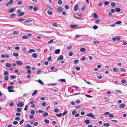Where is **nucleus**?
<instances>
[{"instance_id":"6ab92c4d","label":"nucleus","mask_w":127,"mask_h":127,"mask_svg":"<svg viewBox=\"0 0 127 127\" xmlns=\"http://www.w3.org/2000/svg\"><path fill=\"white\" fill-rule=\"evenodd\" d=\"M93 16L95 18H97L98 17V16L97 14L95 13H94Z\"/></svg>"},{"instance_id":"6e6552de","label":"nucleus","mask_w":127,"mask_h":127,"mask_svg":"<svg viewBox=\"0 0 127 127\" xmlns=\"http://www.w3.org/2000/svg\"><path fill=\"white\" fill-rule=\"evenodd\" d=\"M37 56V55L36 53H33L32 55V56L33 58H36Z\"/></svg>"},{"instance_id":"5fc2aeb1","label":"nucleus","mask_w":127,"mask_h":127,"mask_svg":"<svg viewBox=\"0 0 127 127\" xmlns=\"http://www.w3.org/2000/svg\"><path fill=\"white\" fill-rule=\"evenodd\" d=\"M79 62V61L78 60H75L74 61V63L75 64H76L78 63Z\"/></svg>"},{"instance_id":"423d86ee","label":"nucleus","mask_w":127,"mask_h":127,"mask_svg":"<svg viewBox=\"0 0 127 127\" xmlns=\"http://www.w3.org/2000/svg\"><path fill=\"white\" fill-rule=\"evenodd\" d=\"M15 8L12 7L9 10V13H12L15 11Z\"/></svg>"},{"instance_id":"aec40b11","label":"nucleus","mask_w":127,"mask_h":127,"mask_svg":"<svg viewBox=\"0 0 127 127\" xmlns=\"http://www.w3.org/2000/svg\"><path fill=\"white\" fill-rule=\"evenodd\" d=\"M37 91L36 90H35L34 91L32 94V96H33L35 95V94L37 93Z\"/></svg>"},{"instance_id":"680f3d73","label":"nucleus","mask_w":127,"mask_h":127,"mask_svg":"<svg viewBox=\"0 0 127 127\" xmlns=\"http://www.w3.org/2000/svg\"><path fill=\"white\" fill-rule=\"evenodd\" d=\"M126 80L123 79L121 80V82L123 83H126Z\"/></svg>"},{"instance_id":"412c9836","label":"nucleus","mask_w":127,"mask_h":127,"mask_svg":"<svg viewBox=\"0 0 127 127\" xmlns=\"http://www.w3.org/2000/svg\"><path fill=\"white\" fill-rule=\"evenodd\" d=\"M13 55L15 57H17L19 55V54L17 53H13Z\"/></svg>"},{"instance_id":"f03ea898","label":"nucleus","mask_w":127,"mask_h":127,"mask_svg":"<svg viewBox=\"0 0 127 127\" xmlns=\"http://www.w3.org/2000/svg\"><path fill=\"white\" fill-rule=\"evenodd\" d=\"M87 116L91 117L93 118L94 119H95V117L93 115L92 113H90L87 114Z\"/></svg>"},{"instance_id":"c85d7f7f","label":"nucleus","mask_w":127,"mask_h":127,"mask_svg":"<svg viewBox=\"0 0 127 127\" xmlns=\"http://www.w3.org/2000/svg\"><path fill=\"white\" fill-rule=\"evenodd\" d=\"M42 71L40 70H38L37 72V74H41Z\"/></svg>"},{"instance_id":"3c124183","label":"nucleus","mask_w":127,"mask_h":127,"mask_svg":"<svg viewBox=\"0 0 127 127\" xmlns=\"http://www.w3.org/2000/svg\"><path fill=\"white\" fill-rule=\"evenodd\" d=\"M17 111L18 112H20L21 111V109L20 108H17Z\"/></svg>"},{"instance_id":"6e6d98bb","label":"nucleus","mask_w":127,"mask_h":127,"mask_svg":"<svg viewBox=\"0 0 127 127\" xmlns=\"http://www.w3.org/2000/svg\"><path fill=\"white\" fill-rule=\"evenodd\" d=\"M109 117L110 118H113L114 117V115L112 114H110L109 115Z\"/></svg>"},{"instance_id":"c03bdc74","label":"nucleus","mask_w":127,"mask_h":127,"mask_svg":"<svg viewBox=\"0 0 127 127\" xmlns=\"http://www.w3.org/2000/svg\"><path fill=\"white\" fill-rule=\"evenodd\" d=\"M20 49V47L19 46H16L15 47V49L16 50H19Z\"/></svg>"},{"instance_id":"58836bf2","label":"nucleus","mask_w":127,"mask_h":127,"mask_svg":"<svg viewBox=\"0 0 127 127\" xmlns=\"http://www.w3.org/2000/svg\"><path fill=\"white\" fill-rule=\"evenodd\" d=\"M35 112V111L33 110H32L31 111V113L32 114H34Z\"/></svg>"},{"instance_id":"bb28decb","label":"nucleus","mask_w":127,"mask_h":127,"mask_svg":"<svg viewBox=\"0 0 127 127\" xmlns=\"http://www.w3.org/2000/svg\"><path fill=\"white\" fill-rule=\"evenodd\" d=\"M103 126H104L107 127L109 126V124L108 123H106L104 124Z\"/></svg>"},{"instance_id":"e433bc0d","label":"nucleus","mask_w":127,"mask_h":127,"mask_svg":"<svg viewBox=\"0 0 127 127\" xmlns=\"http://www.w3.org/2000/svg\"><path fill=\"white\" fill-rule=\"evenodd\" d=\"M90 122V121L89 120H86L85 121V123L87 124H89Z\"/></svg>"},{"instance_id":"37998d69","label":"nucleus","mask_w":127,"mask_h":127,"mask_svg":"<svg viewBox=\"0 0 127 127\" xmlns=\"http://www.w3.org/2000/svg\"><path fill=\"white\" fill-rule=\"evenodd\" d=\"M52 25L55 27H57V25L56 23H53L52 24Z\"/></svg>"},{"instance_id":"7c9ffc66","label":"nucleus","mask_w":127,"mask_h":127,"mask_svg":"<svg viewBox=\"0 0 127 127\" xmlns=\"http://www.w3.org/2000/svg\"><path fill=\"white\" fill-rule=\"evenodd\" d=\"M14 88V86H10L8 87L7 89H13Z\"/></svg>"},{"instance_id":"864d4df0","label":"nucleus","mask_w":127,"mask_h":127,"mask_svg":"<svg viewBox=\"0 0 127 127\" xmlns=\"http://www.w3.org/2000/svg\"><path fill=\"white\" fill-rule=\"evenodd\" d=\"M68 112L66 110L65 112H64L63 114H62L64 116Z\"/></svg>"},{"instance_id":"0eeeda50","label":"nucleus","mask_w":127,"mask_h":127,"mask_svg":"<svg viewBox=\"0 0 127 127\" xmlns=\"http://www.w3.org/2000/svg\"><path fill=\"white\" fill-rule=\"evenodd\" d=\"M24 12H20L19 14H18L17 16L18 17H21L23 16L25 14Z\"/></svg>"},{"instance_id":"5701e85b","label":"nucleus","mask_w":127,"mask_h":127,"mask_svg":"<svg viewBox=\"0 0 127 127\" xmlns=\"http://www.w3.org/2000/svg\"><path fill=\"white\" fill-rule=\"evenodd\" d=\"M24 19H22L21 18L19 19H18L17 20L19 22H21L22 23H23V21L24 20Z\"/></svg>"},{"instance_id":"4d7b16f0","label":"nucleus","mask_w":127,"mask_h":127,"mask_svg":"<svg viewBox=\"0 0 127 127\" xmlns=\"http://www.w3.org/2000/svg\"><path fill=\"white\" fill-rule=\"evenodd\" d=\"M59 111L58 108H56L54 109V111L55 112H58Z\"/></svg>"},{"instance_id":"ea45409f","label":"nucleus","mask_w":127,"mask_h":127,"mask_svg":"<svg viewBox=\"0 0 127 127\" xmlns=\"http://www.w3.org/2000/svg\"><path fill=\"white\" fill-rule=\"evenodd\" d=\"M85 8H86V6L85 5H84L82 7V8H81V10L82 11H84L85 10Z\"/></svg>"},{"instance_id":"20e7f679","label":"nucleus","mask_w":127,"mask_h":127,"mask_svg":"<svg viewBox=\"0 0 127 127\" xmlns=\"http://www.w3.org/2000/svg\"><path fill=\"white\" fill-rule=\"evenodd\" d=\"M24 104V103L23 102H20L18 103L17 104V105L19 107H22V106Z\"/></svg>"},{"instance_id":"4c0bfd02","label":"nucleus","mask_w":127,"mask_h":127,"mask_svg":"<svg viewBox=\"0 0 127 127\" xmlns=\"http://www.w3.org/2000/svg\"><path fill=\"white\" fill-rule=\"evenodd\" d=\"M15 15V14L14 13H12L10 15V17L12 18L14 17Z\"/></svg>"},{"instance_id":"4be33fe9","label":"nucleus","mask_w":127,"mask_h":127,"mask_svg":"<svg viewBox=\"0 0 127 127\" xmlns=\"http://www.w3.org/2000/svg\"><path fill=\"white\" fill-rule=\"evenodd\" d=\"M63 115L62 114V113H60L59 114H57L56 115V116L58 117H61L62 115Z\"/></svg>"},{"instance_id":"f704fd0d","label":"nucleus","mask_w":127,"mask_h":127,"mask_svg":"<svg viewBox=\"0 0 127 127\" xmlns=\"http://www.w3.org/2000/svg\"><path fill=\"white\" fill-rule=\"evenodd\" d=\"M116 5V3L115 2H112L111 3V5L112 7H114Z\"/></svg>"},{"instance_id":"8fccbe9b","label":"nucleus","mask_w":127,"mask_h":127,"mask_svg":"<svg viewBox=\"0 0 127 127\" xmlns=\"http://www.w3.org/2000/svg\"><path fill=\"white\" fill-rule=\"evenodd\" d=\"M38 9V8L37 7H34L33 8V10L34 11L37 10Z\"/></svg>"},{"instance_id":"79ce46f5","label":"nucleus","mask_w":127,"mask_h":127,"mask_svg":"<svg viewBox=\"0 0 127 127\" xmlns=\"http://www.w3.org/2000/svg\"><path fill=\"white\" fill-rule=\"evenodd\" d=\"M18 122L16 121H14L13 122V124L14 125H16L17 124Z\"/></svg>"},{"instance_id":"2eb2a0df","label":"nucleus","mask_w":127,"mask_h":127,"mask_svg":"<svg viewBox=\"0 0 127 127\" xmlns=\"http://www.w3.org/2000/svg\"><path fill=\"white\" fill-rule=\"evenodd\" d=\"M78 5L77 4H76L74 7V9L75 11H76L78 10Z\"/></svg>"},{"instance_id":"a878e982","label":"nucleus","mask_w":127,"mask_h":127,"mask_svg":"<svg viewBox=\"0 0 127 127\" xmlns=\"http://www.w3.org/2000/svg\"><path fill=\"white\" fill-rule=\"evenodd\" d=\"M85 50V49L84 48H82L80 49V51L82 52H84Z\"/></svg>"},{"instance_id":"a211bd4d","label":"nucleus","mask_w":127,"mask_h":127,"mask_svg":"<svg viewBox=\"0 0 127 127\" xmlns=\"http://www.w3.org/2000/svg\"><path fill=\"white\" fill-rule=\"evenodd\" d=\"M115 10L117 12H120L121 11V9L120 8H116L115 9Z\"/></svg>"},{"instance_id":"09e8293b","label":"nucleus","mask_w":127,"mask_h":127,"mask_svg":"<svg viewBox=\"0 0 127 127\" xmlns=\"http://www.w3.org/2000/svg\"><path fill=\"white\" fill-rule=\"evenodd\" d=\"M25 127H32V126L29 124H27L25 125Z\"/></svg>"},{"instance_id":"052dcab7","label":"nucleus","mask_w":127,"mask_h":127,"mask_svg":"<svg viewBox=\"0 0 127 127\" xmlns=\"http://www.w3.org/2000/svg\"><path fill=\"white\" fill-rule=\"evenodd\" d=\"M24 120L23 119L20 122V124L21 125H22L23 123L24 122Z\"/></svg>"},{"instance_id":"a18cd8bd","label":"nucleus","mask_w":127,"mask_h":127,"mask_svg":"<svg viewBox=\"0 0 127 127\" xmlns=\"http://www.w3.org/2000/svg\"><path fill=\"white\" fill-rule=\"evenodd\" d=\"M10 77L11 79H13L15 78L16 77V76H15L11 75Z\"/></svg>"},{"instance_id":"f3484780","label":"nucleus","mask_w":127,"mask_h":127,"mask_svg":"<svg viewBox=\"0 0 127 127\" xmlns=\"http://www.w3.org/2000/svg\"><path fill=\"white\" fill-rule=\"evenodd\" d=\"M63 9L61 7H59L57 8V10L61 12L63 10Z\"/></svg>"},{"instance_id":"393cba45","label":"nucleus","mask_w":127,"mask_h":127,"mask_svg":"<svg viewBox=\"0 0 127 127\" xmlns=\"http://www.w3.org/2000/svg\"><path fill=\"white\" fill-rule=\"evenodd\" d=\"M47 13L50 15H51L52 14V12L50 10H48L47 11Z\"/></svg>"},{"instance_id":"e2e57ef3","label":"nucleus","mask_w":127,"mask_h":127,"mask_svg":"<svg viewBox=\"0 0 127 127\" xmlns=\"http://www.w3.org/2000/svg\"><path fill=\"white\" fill-rule=\"evenodd\" d=\"M47 7L51 9L52 10L53 9V8L50 5H47Z\"/></svg>"},{"instance_id":"0e129e2a","label":"nucleus","mask_w":127,"mask_h":127,"mask_svg":"<svg viewBox=\"0 0 127 127\" xmlns=\"http://www.w3.org/2000/svg\"><path fill=\"white\" fill-rule=\"evenodd\" d=\"M75 69L77 70L78 71V70H80V68L79 67L77 66V67H76L75 68Z\"/></svg>"},{"instance_id":"7ed1b4c3","label":"nucleus","mask_w":127,"mask_h":127,"mask_svg":"<svg viewBox=\"0 0 127 127\" xmlns=\"http://www.w3.org/2000/svg\"><path fill=\"white\" fill-rule=\"evenodd\" d=\"M13 1L12 0H9V1L7 2H6V6H7L10 5L13 2Z\"/></svg>"},{"instance_id":"f257e3e1","label":"nucleus","mask_w":127,"mask_h":127,"mask_svg":"<svg viewBox=\"0 0 127 127\" xmlns=\"http://www.w3.org/2000/svg\"><path fill=\"white\" fill-rule=\"evenodd\" d=\"M121 38V37L120 36H115V37L112 38V40L113 41H115L116 40L118 41L120 40Z\"/></svg>"},{"instance_id":"dca6fc26","label":"nucleus","mask_w":127,"mask_h":127,"mask_svg":"<svg viewBox=\"0 0 127 127\" xmlns=\"http://www.w3.org/2000/svg\"><path fill=\"white\" fill-rule=\"evenodd\" d=\"M60 51V50L59 49H58L55 50V52L56 54H58L59 53Z\"/></svg>"},{"instance_id":"4468645a","label":"nucleus","mask_w":127,"mask_h":127,"mask_svg":"<svg viewBox=\"0 0 127 127\" xmlns=\"http://www.w3.org/2000/svg\"><path fill=\"white\" fill-rule=\"evenodd\" d=\"M35 51V50L33 49H31L28 52V53H31L33 52H34Z\"/></svg>"},{"instance_id":"de8ad7c7","label":"nucleus","mask_w":127,"mask_h":127,"mask_svg":"<svg viewBox=\"0 0 127 127\" xmlns=\"http://www.w3.org/2000/svg\"><path fill=\"white\" fill-rule=\"evenodd\" d=\"M68 54L69 56H71L73 55V53L72 52H70Z\"/></svg>"},{"instance_id":"a19ab883","label":"nucleus","mask_w":127,"mask_h":127,"mask_svg":"<svg viewBox=\"0 0 127 127\" xmlns=\"http://www.w3.org/2000/svg\"><path fill=\"white\" fill-rule=\"evenodd\" d=\"M4 80H6V81L8 79V76H5L4 77Z\"/></svg>"},{"instance_id":"f8f14e48","label":"nucleus","mask_w":127,"mask_h":127,"mask_svg":"<svg viewBox=\"0 0 127 127\" xmlns=\"http://www.w3.org/2000/svg\"><path fill=\"white\" fill-rule=\"evenodd\" d=\"M37 81L38 83L41 85H44V83H43V82L40 79L38 80Z\"/></svg>"},{"instance_id":"774afa93","label":"nucleus","mask_w":127,"mask_h":127,"mask_svg":"<svg viewBox=\"0 0 127 127\" xmlns=\"http://www.w3.org/2000/svg\"><path fill=\"white\" fill-rule=\"evenodd\" d=\"M111 11L112 13H114L115 12V10L113 9H111Z\"/></svg>"},{"instance_id":"b1692460","label":"nucleus","mask_w":127,"mask_h":127,"mask_svg":"<svg viewBox=\"0 0 127 127\" xmlns=\"http://www.w3.org/2000/svg\"><path fill=\"white\" fill-rule=\"evenodd\" d=\"M11 66V64L9 63H7L6 64V66L7 67H10Z\"/></svg>"},{"instance_id":"13d9d810","label":"nucleus","mask_w":127,"mask_h":127,"mask_svg":"<svg viewBox=\"0 0 127 127\" xmlns=\"http://www.w3.org/2000/svg\"><path fill=\"white\" fill-rule=\"evenodd\" d=\"M9 74L8 72V71H5L4 73V75H8Z\"/></svg>"},{"instance_id":"603ef678","label":"nucleus","mask_w":127,"mask_h":127,"mask_svg":"<svg viewBox=\"0 0 127 127\" xmlns=\"http://www.w3.org/2000/svg\"><path fill=\"white\" fill-rule=\"evenodd\" d=\"M19 33V32L16 31H15L13 32V33L14 34H18Z\"/></svg>"},{"instance_id":"39448f33","label":"nucleus","mask_w":127,"mask_h":127,"mask_svg":"<svg viewBox=\"0 0 127 127\" xmlns=\"http://www.w3.org/2000/svg\"><path fill=\"white\" fill-rule=\"evenodd\" d=\"M1 57L2 58H4L5 57H6L7 58H8L9 57V56L7 54L5 55L3 54L1 55Z\"/></svg>"},{"instance_id":"49530a36","label":"nucleus","mask_w":127,"mask_h":127,"mask_svg":"<svg viewBox=\"0 0 127 127\" xmlns=\"http://www.w3.org/2000/svg\"><path fill=\"white\" fill-rule=\"evenodd\" d=\"M77 14L79 16L82 17V14L81 13H78Z\"/></svg>"},{"instance_id":"c9c22d12","label":"nucleus","mask_w":127,"mask_h":127,"mask_svg":"<svg viewBox=\"0 0 127 127\" xmlns=\"http://www.w3.org/2000/svg\"><path fill=\"white\" fill-rule=\"evenodd\" d=\"M113 70L114 71L116 72H118V70L115 68H114L113 69Z\"/></svg>"},{"instance_id":"bf43d9fd","label":"nucleus","mask_w":127,"mask_h":127,"mask_svg":"<svg viewBox=\"0 0 127 127\" xmlns=\"http://www.w3.org/2000/svg\"><path fill=\"white\" fill-rule=\"evenodd\" d=\"M8 91L9 92H14V90H11V89H8Z\"/></svg>"},{"instance_id":"338daca9","label":"nucleus","mask_w":127,"mask_h":127,"mask_svg":"<svg viewBox=\"0 0 127 127\" xmlns=\"http://www.w3.org/2000/svg\"><path fill=\"white\" fill-rule=\"evenodd\" d=\"M102 76L101 75H99L97 76V78L98 79H100L102 78Z\"/></svg>"},{"instance_id":"ddd939ff","label":"nucleus","mask_w":127,"mask_h":127,"mask_svg":"<svg viewBox=\"0 0 127 127\" xmlns=\"http://www.w3.org/2000/svg\"><path fill=\"white\" fill-rule=\"evenodd\" d=\"M16 63L17 64L19 65H22V63L21 62L18 61H17Z\"/></svg>"},{"instance_id":"9d476101","label":"nucleus","mask_w":127,"mask_h":127,"mask_svg":"<svg viewBox=\"0 0 127 127\" xmlns=\"http://www.w3.org/2000/svg\"><path fill=\"white\" fill-rule=\"evenodd\" d=\"M78 26V25H72L71 24L70 25V27L71 28H75Z\"/></svg>"},{"instance_id":"69168bd1","label":"nucleus","mask_w":127,"mask_h":127,"mask_svg":"<svg viewBox=\"0 0 127 127\" xmlns=\"http://www.w3.org/2000/svg\"><path fill=\"white\" fill-rule=\"evenodd\" d=\"M93 28L94 29L96 30L97 28V26L96 25H95L93 26Z\"/></svg>"},{"instance_id":"2f4dec72","label":"nucleus","mask_w":127,"mask_h":127,"mask_svg":"<svg viewBox=\"0 0 127 127\" xmlns=\"http://www.w3.org/2000/svg\"><path fill=\"white\" fill-rule=\"evenodd\" d=\"M14 103L13 102H10L9 104V105L10 107H12L14 105Z\"/></svg>"},{"instance_id":"c756f323","label":"nucleus","mask_w":127,"mask_h":127,"mask_svg":"<svg viewBox=\"0 0 127 127\" xmlns=\"http://www.w3.org/2000/svg\"><path fill=\"white\" fill-rule=\"evenodd\" d=\"M44 122L46 124H48L49 123V121L47 119H45L44 120Z\"/></svg>"},{"instance_id":"cd10ccee","label":"nucleus","mask_w":127,"mask_h":127,"mask_svg":"<svg viewBox=\"0 0 127 127\" xmlns=\"http://www.w3.org/2000/svg\"><path fill=\"white\" fill-rule=\"evenodd\" d=\"M48 115V114L47 112H45L43 113L42 114V115L43 117H45L47 116Z\"/></svg>"},{"instance_id":"1a4fd4ad","label":"nucleus","mask_w":127,"mask_h":127,"mask_svg":"<svg viewBox=\"0 0 127 127\" xmlns=\"http://www.w3.org/2000/svg\"><path fill=\"white\" fill-rule=\"evenodd\" d=\"M63 57L62 55H61L58 58L57 60H63Z\"/></svg>"},{"instance_id":"9b49d317","label":"nucleus","mask_w":127,"mask_h":127,"mask_svg":"<svg viewBox=\"0 0 127 127\" xmlns=\"http://www.w3.org/2000/svg\"><path fill=\"white\" fill-rule=\"evenodd\" d=\"M126 106L125 104H120L119 107L120 108H124Z\"/></svg>"},{"instance_id":"473e14b6","label":"nucleus","mask_w":127,"mask_h":127,"mask_svg":"<svg viewBox=\"0 0 127 127\" xmlns=\"http://www.w3.org/2000/svg\"><path fill=\"white\" fill-rule=\"evenodd\" d=\"M62 1L61 0H59L58 1V3L59 4H61L62 3Z\"/></svg>"},{"instance_id":"72a5a7b5","label":"nucleus","mask_w":127,"mask_h":127,"mask_svg":"<svg viewBox=\"0 0 127 127\" xmlns=\"http://www.w3.org/2000/svg\"><path fill=\"white\" fill-rule=\"evenodd\" d=\"M22 37L23 39H27L28 38V37L26 35L23 36H22Z\"/></svg>"}]
</instances>
